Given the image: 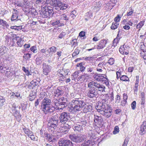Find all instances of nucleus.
Wrapping results in <instances>:
<instances>
[{"mask_svg": "<svg viewBox=\"0 0 146 146\" xmlns=\"http://www.w3.org/2000/svg\"><path fill=\"white\" fill-rule=\"evenodd\" d=\"M133 21L130 20L129 21H127V22L125 23V24L126 25H129L130 26H132L133 25Z\"/></svg>", "mask_w": 146, "mask_h": 146, "instance_id": "nucleus-61", "label": "nucleus"}, {"mask_svg": "<svg viewBox=\"0 0 146 146\" xmlns=\"http://www.w3.org/2000/svg\"><path fill=\"white\" fill-rule=\"evenodd\" d=\"M43 8H44V9H46L47 10L48 13L50 16L53 14V11L52 9V8L50 7L49 6V4L46 5H45L44 6V5H43Z\"/></svg>", "mask_w": 146, "mask_h": 146, "instance_id": "nucleus-21", "label": "nucleus"}, {"mask_svg": "<svg viewBox=\"0 0 146 146\" xmlns=\"http://www.w3.org/2000/svg\"><path fill=\"white\" fill-rule=\"evenodd\" d=\"M123 99L124 100V102H125L126 101H127V99L128 98V96H127V94L126 93H124L123 95Z\"/></svg>", "mask_w": 146, "mask_h": 146, "instance_id": "nucleus-55", "label": "nucleus"}, {"mask_svg": "<svg viewBox=\"0 0 146 146\" xmlns=\"http://www.w3.org/2000/svg\"><path fill=\"white\" fill-rule=\"evenodd\" d=\"M129 141V140L127 138L125 139L122 146H127Z\"/></svg>", "mask_w": 146, "mask_h": 146, "instance_id": "nucleus-56", "label": "nucleus"}, {"mask_svg": "<svg viewBox=\"0 0 146 146\" xmlns=\"http://www.w3.org/2000/svg\"><path fill=\"white\" fill-rule=\"evenodd\" d=\"M69 138L73 141L76 143H79L84 141V135L80 134H74L70 135Z\"/></svg>", "mask_w": 146, "mask_h": 146, "instance_id": "nucleus-8", "label": "nucleus"}, {"mask_svg": "<svg viewBox=\"0 0 146 146\" xmlns=\"http://www.w3.org/2000/svg\"><path fill=\"white\" fill-rule=\"evenodd\" d=\"M47 49H41L40 51V52L42 53H44L43 55L45 56V54L47 52Z\"/></svg>", "mask_w": 146, "mask_h": 146, "instance_id": "nucleus-59", "label": "nucleus"}, {"mask_svg": "<svg viewBox=\"0 0 146 146\" xmlns=\"http://www.w3.org/2000/svg\"><path fill=\"white\" fill-rule=\"evenodd\" d=\"M38 83V82L36 80H33L31 82V84L34 86L37 85Z\"/></svg>", "mask_w": 146, "mask_h": 146, "instance_id": "nucleus-45", "label": "nucleus"}, {"mask_svg": "<svg viewBox=\"0 0 146 146\" xmlns=\"http://www.w3.org/2000/svg\"><path fill=\"white\" fill-rule=\"evenodd\" d=\"M67 76L62 78H59V81H65L66 83H68L70 81V79L69 78H68Z\"/></svg>", "mask_w": 146, "mask_h": 146, "instance_id": "nucleus-32", "label": "nucleus"}, {"mask_svg": "<svg viewBox=\"0 0 146 146\" xmlns=\"http://www.w3.org/2000/svg\"><path fill=\"white\" fill-rule=\"evenodd\" d=\"M31 54L28 53L24 54L23 57L24 58L28 60L31 57Z\"/></svg>", "mask_w": 146, "mask_h": 146, "instance_id": "nucleus-49", "label": "nucleus"}, {"mask_svg": "<svg viewBox=\"0 0 146 146\" xmlns=\"http://www.w3.org/2000/svg\"><path fill=\"white\" fill-rule=\"evenodd\" d=\"M17 46L19 47H21L23 45V41L21 38H20L17 42Z\"/></svg>", "mask_w": 146, "mask_h": 146, "instance_id": "nucleus-44", "label": "nucleus"}, {"mask_svg": "<svg viewBox=\"0 0 146 146\" xmlns=\"http://www.w3.org/2000/svg\"><path fill=\"white\" fill-rule=\"evenodd\" d=\"M44 9L45 10L43 12V14L44 15V16L47 17H48L49 16H50V15L48 13L47 10L46 9Z\"/></svg>", "mask_w": 146, "mask_h": 146, "instance_id": "nucleus-53", "label": "nucleus"}, {"mask_svg": "<svg viewBox=\"0 0 146 146\" xmlns=\"http://www.w3.org/2000/svg\"><path fill=\"white\" fill-rule=\"evenodd\" d=\"M119 32V31L118 32ZM118 34L119 33H118L116 38L113 40V42L117 44L119 42L120 38V37L119 36V35Z\"/></svg>", "mask_w": 146, "mask_h": 146, "instance_id": "nucleus-39", "label": "nucleus"}, {"mask_svg": "<svg viewBox=\"0 0 146 146\" xmlns=\"http://www.w3.org/2000/svg\"><path fill=\"white\" fill-rule=\"evenodd\" d=\"M42 68L43 74L45 75H48L51 70V66L45 63H43L42 65Z\"/></svg>", "mask_w": 146, "mask_h": 146, "instance_id": "nucleus-10", "label": "nucleus"}, {"mask_svg": "<svg viewBox=\"0 0 146 146\" xmlns=\"http://www.w3.org/2000/svg\"><path fill=\"white\" fill-rule=\"evenodd\" d=\"M120 80H121L127 81L129 80V78L126 76L125 75H122L120 77Z\"/></svg>", "mask_w": 146, "mask_h": 146, "instance_id": "nucleus-36", "label": "nucleus"}, {"mask_svg": "<svg viewBox=\"0 0 146 146\" xmlns=\"http://www.w3.org/2000/svg\"><path fill=\"white\" fill-rule=\"evenodd\" d=\"M117 2V0H111L108 3H107V6L108 7L109 9H111L115 5Z\"/></svg>", "mask_w": 146, "mask_h": 146, "instance_id": "nucleus-20", "label": "nucleus"}, {"mask_svg": "<svg viewBox=\"0 0 146 146\" xmlns=\"http://www.w3.org/2000/svg\"><path fill=\"white\" fill-rule=\"evenodd\" d=\"M73 129L75 131H76L78 132H80L82 130L83 128L79 123L78 124H76L74 125L73 127Z\"/></svg>", "mask_w": 146, "mask_h": 146, "instance_id": "nucleus-18", "label": "nucleus"}, {"mask_svg": "<svg viewBox=\"0 0 146 146\" xmlns=\"http://www.w3.org/2000/svg\"><path fill=\"white\" fill-rule=\"evenodd\" d=\"M6 47L4 46L0 47V56L4 54L7 51Z\"/></svg>", "mask_w": 146, "mask_h": 146, "instance_id": "nucleus-26", "label": "nucleus"}, {"mask_svg": "<svg viewBox=\"0 0 146 146\" xmlns=\"http://www.w3.org/2000/svg\"><path fill=\"white\" fill-rule=\"evenodd\" d=\"M60 146H72V143L68 139L63 140L60 141Z\"/></svg>", "mask_w": 146, "mask_h": 146, "instance_id": "nucleus-12", "label": "nucleus"}, {"mask_svg": "<svg viewBox=\"0 0 146 146\" xmlns=\"http://www.w3.org/2000/svg\"><path fill=\"white\" fill-rule=\"evenodd\" d=\"M47 52L45 54V56L48 57L49 56H51L52 54L55 53L56 51V47L54 46H52L50 48H49L47 50Z\"/></svg>", "mask_w": 146, "mask_h": 146, "instance_id": "nucleus-11", "label": "nucleus"}, {"mask_svg": "<svg viewBox=\"0 0 146 146\" xmlns=\"http://www.w3.org/2000/svg\"><path fill=\"white\" fill-rule=\"evenodd\" d=\"M107 43L106 40L105 39L101 40L96 47V48L100 49L103 48L106 46Z\"/></svg>", "mask_w": 146, "mask_h": 146, "instance_id": "nucleus-14", "label": "nucleus"}, {"mask_svg": "<svg viewBox=\"0 0 146 146\" xmlns=\"http://www.w3.org/2000/svg\"><path fill=\"white\" fill-rule=\"evenodd\" d=\"M20 96V94L19 93L16 92L15 93L13 92L11 97L13 98L14 97H19Z\"/></svg>", "mask_w": 146, "mask_h": 146, "instance_id": "nucleus-43", "label": "nucleus"}, {"mask_svg": "<svg viewBox=\"0 0 146 146\" xmlns=\"http://www.w3.org/2000/svg\"><path fill=\"white\" fill-rule=\"evenodd\" d=\"M119 25L117 23H113L111 26V28L112 29H117Z\"/></svg>", "mask_w": 146, "mask_h": 146, "instance_id": "nucleus-35", "label": "nucleus"}, {"mask_svg": "<svg viewBox=\"0 0 146 146\" xmlns=\"http://www.w3.org/2000/svg\"><path fill=\"white\" fill-rule=\"evenodd\" d=\"M104 75V74H102L101 78L100 79L101 80V81H100L102 82H104V81L107 82L108 80V79L107 78H106V77H104V76H103Z\"/></svg>", "mask_w": 146, "mask_h": 146, "instance_id": "nucleus-42", "label": "nucleus"}, {"mask_svg": "<svg viewBox=\"0 0 146 146\" xmlns=\"http://www.w3.org/2000/svg\"><path fill=\"white\" fill-rule=\"evenodd\" d=\"M12 13L11 19V20L14 21L17 19L18 16L19 11L14 9Z\"/></svg>", "mask_w": 146, "mask_h": 146, "instance_id": "nucleus-16", "label": "nucleus"}, {"mask_svg": "<svg viewBox=\"0 0 146 146\" xmlns=\"http://www.w3.org/2000/svg\"><path fill=\"white\" fill-rule=\"evenodd\" d=\"M119 128L118 126H115L114 128V131L113 132V134H116L119 133Z\"/></svg>", "mask_w": 146, "mask_h": 146, "instance_id": "nucleus-38", "label": "nucleus"}, {"mask_svg": "<svg viewBox=\"0 0 146 146\" xmlns=\"http://www.w3.org/2000/svg\"><path fill=\"white\" fill-rule=\"evenodd\" d=\"M68 16L65 14H62L60 17V19L61 21L63 20L68 21L69 20Z\"/></svg>", "mask_w": 146, "mask_h": 146, "instance_id": "nucleus-28", "label": "nucleus"}, {"mask_svg": "<svg viewBox=\"0 0 146 146\" xmlns=\"http://www.w3.org/2000/svg\"><path fill=\"white\" fill-rule=\"evenodd\" d=\"M89 89L86 91L87 96L90 98L97 97L99 95V91L102 92L105 91V87L97 82L92 81L88 84Z\"/></svg>", "mask_w": 146, "mask_h": 146, "instance_id": "nucleus-1", "label": "nucleus"}, {"mask_svg": "<svg viewBox=\"0 0 146 146\" xmlns=\"http://www.w3.org/2000/svg\"><path fill=\"white\" fill-rule=\"evenodd\" d=\"M42 58L41 57H37L36 59V64L37 65H39L42 63Z\"/></svg>", "mask_w": 146, "mask_h": 146, "instance_id": "nucleus-40", "label": "nucleus"}, {"mask_svg": "<svg viewBox=\"0 0 146 146\" xmlns=\"http://www.w3.org/2000/svg\"><path fill=\"white\" fill-rule=\"evenodd\" d=\"M36 2L37 3H41L42 4L46 5L48 4L49 0H36Z\"/></svg>", "mask_w": 146, "mask_h": 146, "instance_id": "nucleus-31", "label": "nucleus"}, {"mask_svg": "<svg viewBox=\"0 0 146 146\" xmlns=\"http://www.w3.org/2000/svg\"><path fill=\"white\" fill-rule=\"evenodd\" d=\"M83 107H84V108L83 110L84 112H87L90 111L92 109L91 106L88 103L85 104L84 106Z\"/></svg>", "mask_w": 146, "mask_h": 146, "instance_id": "nucleus-23", "label": "nucleus"}, {"mask_svg": "<svg viewBox=\"0 0 146 146\" xmlns=\"http://www.w3.org/2000/svg\"><path fill=\"white\" fill-rule=\"evenodd\" d=\"M64 91L60 88H58L54 91V94L55 96L58 97L59 96L62 94Z\"/></svg>", "mask_w": 146, "mask_h": 146, "instance_id": "nucleus-22", "label": "nucleus"}, {"mask_svg": "<svg viewBox=\"0 0 146 146\" xmlns=\"http://www.w3.org/2000/svg\"><path fill=\"white\" fill-rule=\"evenodd\" d=\"M145 21H141L136 26V28L138 29V31H139L142 26L144 25Z\"/></svg>", "mask_w": 146, "mask_h": 146, "instance_id": "nucleus-30", "label": "nucleus"}, {"mask_svg": "<svg viewBox=\"0 0 146 146\" xmlns=\"http://www.w3.org/2000/svg\"><path fill=\"white\" fill-rule=\"evenodd\" d=\"M31 50L34 53L37 52V48L36 46H33L30 48Z\"/></svg>", "mask_w": 146, "mask_h": 146, "instance_id": "nucleus-46", "label": "nucleus"}, {"mask_svg": "<svg viewBox=\"0 0 146 146\" xmlns=\"http://www.w3.org/2000/svg\"><path fill=\"white\" fill-rule=\"evenodd\" d=\"M146 131V121H144L140 127L139 133L141 135H143L145 133Z\"/></svg>", "mask_w": 146, "mask_h": 146, "instance_id": "nucleus-13", "label": "nucleus"}, {"mask_svg": "<svg viewBox=\"0 0 146 146\" xmlns=\"http://www.w3.org/2000/svg\"><path fill=\"white\" fill-rule=\"evenodd\" d=\"M22 27L21 26H12L11 27V28L12 29H14L15 30L19 31L22 29Z\"/></svg>", "mask_w": 146, "mask_h": 146, "instance_id": "nucleus-37", "label": "nucleus"}, {"mask_svg": "<svg viewBox=\"0 0 146 146\" xmlns=\"http://www.w3.org/2000/svg\"><path fill=\"white\" fill-rule=\"evenodd\" d=\"M106 100H103L101 102L98 103V105L96 107L97 111L107 118H109L111 115V111L110 109V107L105 102Z\"/></svg>", "mask_w": 146, "mask_h": 146, "instance_id": "nucleus-2", "label": "nucleus"}, {"mask_svg": "<svg viewBox=\"0 0 146 146\" xmlns=\"http://www.w3.org/2000/svg\"><path fill=\"white\" fill-rule=\"evenodd\" d=\"M102 117L100 116H99L97 115H94V122L97 123L98 124H100L102 121Z\"/></svg>", "mask_w": 146, "mask_h": 146, "instance_id": "nucleus-25", "label": "nucleus"}, {"mask_svg": "<svg viewBox=\"0 0 146 146\" xmlns=\"http://www.w3.org/2000/svg\"><path fill=\"white\" fill-rule=\"evenodd\" d=\"M115 60L114 59L112 58H110L108 60V63L110 65H113L114 62Z\"/></svg>", "mask_w": 146, "mask_h": 146, "instance_id": "nucleus-50", "label": "nucleus"}, {"mask_svg": "<svg viewBox=\"0 0 146 146\" xmlns=\"http://www.w3.org/2000/svg\"><path fill=\"white\" fill-rule=\"evenodd\" d=\"M58 76H60V78L64 77H66L68 74V73L67 72H65L63 70H61L58 74Z\"/></svg>", "mask_w": 146, "mask_h": 146, "instance_id": "nucleus-27", "label": "nucleus"}, {"mask_svg": "<svg viewBox=\"0 0 146 146\" xmlns=\"http://www.w3.org/2000/svg\"><path fill=\"white\" fill-rule=\"evenodd\" d=\"M36 96L35 95H30L29 97V100L30 101H32L34 100Z\"/></svg>", "mask_w": 146, "mask_h": 146, "instance_id": "nucleus-63", "label": "nucleus"}, {"mask_svg": "<svg viewBox=\"0 0 146 146\" xmlns=\"http://www.w3.org/2000/svg\"><path fill=\"white\" fill-rule=\"evenodd\" d=\"M87 122L86 121H81L79 124L83 127L86 125Z\"/></svg>", "mask_w": 146, "mask_h": 146, "instance_id": "nucleus-48", "label": "nucleus"}, {"mask_svg": "<svg viewBox=\"0 0 146 146\" xmlns=\"http://www.w3.org/2000/svg\"><path fill=\"white\" fill-rule=\"evenodd\" d=\"M85 32L83 31H82L79 34V36L81 37H84L85 35Z\"/></svg>", "mask_w": 146, "mask_h": 146, "instance_id": "nucleus-64", "label": "nucleus"}, {"mask_svg": "<svg viewBox=\"0 0 146 146\" xmlns=\"http://www.w3.org/2000/svg\"><path fill=\"white\" fill-rule=\"evenodd\" d=\"M88 78V76L87 74L82 75L78 77V80H79L81 82H83L85 81H87Z\"/></svg>", "mask_w": 146, "mask_h": 146, "instance_id": "nucleus-19", "label": "nucleus"}, {"mask_svg": "<svg viewBox=\"0 0 146 146\" xmlns=\"http://www.w3.org/2000/svg\"><path fill=\"white\" fill-rule=\"evenodd\" d=\"M51 103V100L46 97L42 101L41 108L45 114L51 113L54 110V108Z\"/></svg>", "mask_w": 146, "mask_h": 146, "instance_id": "nucleus-4", "label": "nucleus"}, {"mask_svg": "<svg viewBox=\"0 0 146 146\" xmlns=\"http://www.w3.org/2000/svg\"><path fill=\"white\" fill-rule=\"evenodd\" d=\"M29 14L31 15H32V16L34 17L37 15V13L36 11V10L35 9H33L31 10L29 12Z\"/></svg>", "mask_w": 146, "mask_h": 146, "instance_id": "nucleus-34", "label": "nucleus"}, {"mask_svg": "<svg viewBox=\"0 0 146 146\" xmlns=\"http://www.w3.org/2000/svg\"><path fill=\"white\" fill-rule=\"evenodd\" d=\"M104 64L103 62H102L101 63H100L98 64L97 67L100 68V67H101V68L105 69V68L104 67Z\"/></svg>", "mask_w": 146, "mask_h": 146, "instance_id": "nucleus-52", "label": "nucleus"}, {"mask_svg": "<svg viewBox=\"0 0 146 146\" xmlns=\"http://www.w3.org/2000/svg\"><path fill=\"white\" fill-rule=\"evenodd\" d=\"M79 53V50L78 49H76L75 50V51L72 54L73 56H75L77 55H78Z\"/></svg>", "mask_w": 146, "mask_h": 146, "instance_id": "nucleus-54", "label": "nucleus"}, {"mask_svg": "<svg viewBox=\"0 0 146 146\" xmlns=\"http://www.w3.org/2000/svg\"><path fill=\"white\" fill-rule=\"evenodd\" d=\"M86 68L87 71L88 72H93L95 68L94 66L93 67L90 64L86 65Z\"/></svg>", "mask_w": 146, "mask_h": 146, "instance_id": "nucleus-24", "label": "nucleus"}, {"mask_svg": "<svg viewBox=\"0 0 146 146\" xmlns=\"http://www.w3.org/2000/svg\"><path fill=\"white\" fill-rule=\"evenodd\" d=\"M70 118L69 114L66 112L62 113L60 117V122L64 124L62 127V132L65 133H67L69 129L71 127V121H68Z\"/></svg>", "mask_w": 146, "mask_h": 146, "instance_id": "nucleus-3", "label": "nucleus"}, {"mask_svg": "<svg viewBox=\"0 0 146 146\" xmlns=\"http://www.w3.org/2000/svg\"><path fill=\"white\" fill-rule=\"evenodd\" d=\"M85 103L83 101L78 100H73L71 102V108L74 111L81 110L84 106Z\"/></svg>", "mask_w": 146, "mask_h": 146, "instance_id": "nucleus-6", "label": "nucleus"}, {"mask_svg": "<svg viewBox=\"0 0 146 146\" xmlns=\"http://www.w3.org/2000/svg\"><path fill=\"white\" fill-rule=\"evenodd\" d=\"M124 48L123 46H121L119 48V51L121 53L123 54L125 52Z\"/></svg>", "mask_w": 146, "mask_h": 146, "instance_id": "nucleus-51", "label": "nucleus"}, {"mask_svg": "<svg viewBox=\"0 0 146 146\" xmlns=\"http://www.w3.org/2000/svg\"><path fill=\"white\" fill-rule=\"evenodd\" d=\"M120 100V96L118 95H117L116 96V98H115V103H118L119 102Z\"/></svg>", "mask_w": 146, "mask_h": 146, "instance_id": "nucleus-57", "label": "nucleus"}, {"mask_svg": "<svg viewBox=\"0 0 146 146\" xmlns=\"http://www.w3.org/2000/svg\"><path fill=\"white\" fill-rule=\"evenodd\" d=\"M85 62H80L79 63H78L76 65V66L77 67H78L80 69V70L82 72H84L86 68V66H84Z\"/></svg>", "mask_w": 146, "mask_h": 146, "instance_id": "nucleus-17", "label": "nucleus"}, {"mask_svg": "<svg viewBox=\"0 0 146 146\" xmlns=\"http://www.w3.org/2000/svg\"><path fill=\"white\" fill-rule=\"evenodd\" d=\"M59 117L57 114H56L52 116L50 119L49 122V126L54 129L56 128L58 125Z\"/></svg>", "mask_w": 146, "mask_h": 146, "instance_id": "nucleus-9", "label": "nucleus"}, {"mask_svg": "<svg viewBox=\"0 0 146 146\" xmlns=\"http://www.w3.org/2000/svg\"><path fill=\"white\" fill-rule=\"evenodd\" d=\"M51 23L52 25H57L58 27H62L64 25L63 21H61L60 19L59 20H56L51 21Z\"/></svg>", "mask_w": 146, "mask_h": 146, "instance_id": "nucleus-15", "label": "nucleus"}, {"mask_svg": "<svg viewBox=\"0 0 146 146\" xmlns=\"http://www.w3.org/2000/svg\"><path fill=\"white\" fill-rule=\"evenodd\" d=\"M48 3L49 5L54 6L55 9L59 10H64L66 9L69 7L67 4H64L61 2L60 0H51Z\"/></svg>", "mask_w": 146, "mask_h": 146, "instance_id": "nucleus-5", "label": "nucleus"}, {"mask_svg": "<svg viewBox=\"0 0 146 146\" xmlns=\"http://www.w3.org/2000/svg\"><path fill=\"white\" fill-rule=\"evenodd\" d=\"M0 25L4 27H6L7 28L9 27V25L6 21L1 19H0Z\"/></svg>", "mask_w": 146, "mask_h": 146, "instance_id": "nucleus-29", "label": "nucleus"}, {"mask_svg": "<svg viewBox=\"0 0 146 146\" xmlns=\"http://www.w3.org/2000/svg\"><path fill=\"white\" fill-rule=\"evenodd\" d=\"M136 102L135 101H133L131 104V106L132 109L134 110L135 109L136 107Z\"/></svg>", "mask_w": 146, "mask_h": 146, "instance_id": "nucleus-47", "label": "nucleus"}, {"mask_svg": "<svg viewBox=\"0 0 146 146\" xmlns=\"http://www.w3.org/2000/svg\"><path fill=\"white\" fill-rule=\"evenodd\" d=\"M138 85L135 84L134 87L133 88V90L134 92H137L138 89Z\"/></svg>", "mask_w": 146, "mask_h": 146, "instance_id": "nucleus-60", "label": "nucleus"}, {"mask_svg": "<svg viewBox=\"0 0 146 146\" xmlns=\"http://www.w3.org/2000/svg\"><path fill=\"white\" fill-rule=\"evenodd\" d=\"M66 34L64 32L61 33L59 35L58 37L59 38H62L64 37Z\"/></svg>", "mask_w": 146, "mask_h": 146, "instance_id": "nucleus-62", "label": "nucleus"}, {"mask_svg": "<svg viewBox=\"0 0 146 146\" xmlns=\"http://www.w3.org/2000/svg\"><path fill=\"white\" fill-rule=\"evenodd\" d=\"M120 15H117L115 17L114 19V21L115 22H119L120 21V19L121 17H120Z\"/></svg>", "mask_w": 146, "mask_h": 146, "instance_id": "nucleus-58", "label": "nucleus"}, {"mask_svg": "<svg viewBox=\"0 0 146 146\" xmlns=\"http://www.w3.org/2000/svg\"><path fill=\"white\" fill-rule=\"evenodd\" d=\"M45 136L47 137L48 140L50 142H53L52 140L54 139V138L53 135H52L50 134H47L46 135H45Z\"/></svg>", "mask_w": 146, "mask_h": 146, "instance_id": "nucleus-33", "label": "nucleus"}, {"mask_svg": "<svg viewBox=\"0 0 146 146\" xmlns=\"http://www.w3.org/2000/svg\"><path fill=\"white\" fill-rule=\"evenodd\" d=\"M68 101L67 98L64 97H62L59 100L54 99L53 102L58 109H63L65 107L66 102Z\"/></svg>", "mask_w": 146, "mask_h": 146, "instance_id": "nucleus-7", "label": "nucleus"}, {"mask_svg": "<svg viewBox=\"0 0 146 146\" xmlns=\"http://www.w3.org/2000/svg\"><path fill=\"white\" fill-rule=\"evenodd\" d=\"M22 70L26 73L27 75L29 76L30 75H31L29 71L27 69L25 68V67L24 66L22 68Z\"/></svg>", "mask_w": 146, "mask_h": 146, "instance_id": "nucleus-41", "label": "nucleus"}]
</instances>
